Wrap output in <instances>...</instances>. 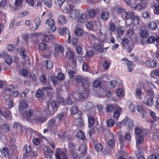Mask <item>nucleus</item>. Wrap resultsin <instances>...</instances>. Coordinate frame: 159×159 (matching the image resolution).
<instances>
[{"instance_id": "50", "label": "nucleus", "mask_w": 159, "mask_h": 159, "mask_svg": "<svg viewBox=\"0 0 159 159\" xmlns=\"http://www.w3.org/2000/svg\"><path fill=\"white\" fill-rule=\"evenodd\" d=\"M142 16L144 18L150 19L151 16L150 13L147 11H144L142 13Z\"/></svg>"}, {"instance_id": "28", "label": "nucleus", "mask_w": 159, "mask_h": 159, "mask_svg": "<svg viewBox=\"0 0 159 159\" xmlns=\"http://www.w3.org/2000/svg\"><path fill=\"white\" fill-rule=\"evenodd\" d=\"M3 116L7 119L11 120L12 117L10 111L9 110H6Z\"/></svg>"}, {"instance_id": "34", "label": "nucleus", "mask_w": 159, "mask_h": 159, "mask_svg": "<svg viewBox=\"0 0 159 159\" xmlns=\"http://www.w3.org/2000/svg\"><path fill=\"white\" fill-rule=\"evenodd\" d=\"M142 131V128L141 127L139 126L136 127L134 129L136 136L139 137V136L141 135Z\"/></svg>"}, {"instance_id": "62", "label": "nucleus", "mask_w": 159, "mask_h": 159, "mask_svg": "<svg viewBox=\"0 0 159 159\" xmlns=\"http://www.w3.org/2000/svg\"><path fill=\"white\" fill-rule=\"evenodd\" d=\"M87 28L90 30H92L93 27V25L91 22H88L86 25Z\"/></svg>"}, {"instance_id": "5", "label": "nucleus", "mask_w": 159, "mask_h": 159, "mask_svg": "<svg viewBox=\"0 0 159 159\" xmlns=\"http://www.w3.org/2000/svg\"><path fill=\"white\" fill-rule=\"evenodd\" d=\"M69 152L70 156L72 157L73 159H76L78 157H76V152L75 151V147L72 143H69Z\"/></svg>"}, {"instance_id": "57", "label": "nucleus", "mask_w": 159, "mask_h": 159, "mask_svg": "<svg viewBox=\"0 0 159 159\" xmlns=\"http://www.w3.org/2000/svg\"><path fill=\"white\" fill-rule=\"evenodd\" d=\"M95 148L98 151H101L103 148L102 145L100 143H98L95 146Z\"/></svg>"}, {"instance_id": "29", "label": "nucleus", "mask_w": 159, "mask_h": 159, "mask_svg": "<svg viewBox=\"0 0 159 159\" xmlns=\"http://www.w3.org/2000/svg\"><path fill=\"white\" fill-rule=\"evenodd\" d=\"M137 159H144L143 152L138 150L135 152Z\"/></svg>"}, {"instance_id": "61", "label": "nucleus", "mask_w": 159, "mask_h": 159, "mask_svg": "<svg viewBox=\"0 0 159 159\" xmlns=\"http://www.w3.org/2000/svg\"><path fill=\"white\" fill-rule=\"evenodd\" d=\"M117 32L118 34L120 35H122L124 34V31L122 28L121 26H119L117 28Z\"/></svg>"}, {"instance_id": "7", "label": "nucleus", "mask_w": 159, "mask_h": 159, "mask_svg": "<svg viewBox=\"0 0 159 159\" xmlns=\"http://www.w3.org/2000/svg\"><path fill=\"white\" fill-rule=\"evenodd\" d=\"M66 148L62 149L60 154L56 153L55 154L56 158L57 159H67V155L66 154Z\"/></svg>"}, {"instance_id": "15", "label": "nucleus", "mask_w": 159, "mask_h": 159, "mask_svg": "<svg viewBox=\"0 0 159 159\" xmlns=\"http://www.w3.org/2000/svg\"><path fill=\"white\" fill-rule=\"evenodd\" d=\"M145 65L150 67H155L157 66V62L156 61L153 60H150L146 61Z\"/></svg>"}, {"instance_id": "16", "label": "nucleus", "mask_w": 159, "mask_h": 159, "mask_svg": "<svg viewBox=\"0 0 159 159\" xmlns=\"http://www.w3.org/2000/svg\"><path fill=\"white\" fill-rule=\"evenodd\" d=\"M54 50L57 51L58 53H63L64 49L63 47L60 44H54Z\"/></svg>"}, {"instance_id": "55", "label": "nucleus", "mask_w": 159, "mask_h": 159, "mask_svg": "<svg viewBox=\"0 0 159 159\" xmlns=\"http://www.w3.org/2000/svg\"><path fill=\"white\" fill-rule=\"evenodd\" d=\"M70 111L72 114L74 115L78 112V109L76 106L72 107L70 109Z\"/></svg>"}, {"instance_id": "64", "label": "nucleus", "mask_w": 159, "mask_h": 159, "mask_svg": "<svg viewBox=\"0 0 159 159\" xmlns=\"http://www.w3.org/2000/svg\"><path fill=\"white\" fill-rule=\"evenodd\" d=\"M114 109V107L112 105H108L106 108V109L107 112H110Z\"/></svg>"}, {"instance_id": "27", "label": "nucleus", "mask_w": 159, "mask_h": 159, "mask_svg": "<svg viewBox=\"0 0 159 159\" xmlns=\"http://www.w3.org/2000/svg\"><path fill=\"white\" fill-rule=\"evenodd\" d=\"M75 125L79 127H82L84 124L83 120L81 118H77L74 121Z\"/></svg>"}, {"instance_id": "56", "label": "nucleus", "mask_w": 159, "mask_h": 159, "mask_svg": "<svg viewBox=\"0 0 159 159\" xmlns=\"http://www.w3.org/2000/svg\"><path fill=\"white\" fill-rule=\"evenodd\" d=\"M150 115L153 119V120H151V123H152L157 120V117L155 113L152 111H150Z\"/></svg>"}, {"instance_id": "47", "label": "nucleus", "mask_w": 159, "mask_h": 159, "mask_svg": "<svg viewBox=\"0 0 159 159\" xmlns=\"http://www.w3.org/2000/svg\"><path fill=\"white\" fill-rule=\"evenodd\" d=\"M114 122L115 121L114 120L112 119H109L107 121V125L109 127H112L113 126Z\"/></svg>"}, {"instance_id": "19", "label": "nucleus", "mask_w": 159, "mask_h": 159, "mask_svg": "<svg viewBox=\"0 0 159 159\" xmlns=\"http://www.w3.org/2000/svg\"><path fill=\"white\" fill-rule=\"evenodd\" d=\"M59 33L61 35L64 36L65 34H69V30L66 27H63L62 29L59 28L58 29Z\"/></svg>"}, {"instance_id": "38", "label": "nucleus", "mask_w": 159, "mask_h": 159, "mask_svg": "<svg viewBox=\"0 0 159 159\" xmlns=\"http://www.w3.org/2000/svg\"><path fill=\"white\" fill-rule=\"evenodd\" d=\"M153 98V97H150L147 99L146 102V104L147 106H152L153 105L154 103Z\"/></svg>"}, {"instance_id": "12", "label": "nucleus", "mask_w": 159, "mask_h": 159, "mask_svg": "<svg viewBox=\"0 0 159 159\" xmlns=\"http://www.w3.org/2000/svg\"><path fill=\"white\" fill-rule=\"evenodd\" d=\"M109 17V12L108 11H103L100 13V18L103 21L107 20Z\"/></svg>"}, {"instance_id": "1", "label": "nucleus", "mask_w": 159, "mask_h": 159, "mask_svg": "<svg viewBox=\"0 0 159 159\" xmlns=\"http://www.w3.org/2000/svg\"><path fill=\"white\" fill-rule=\"evenodd\" d=\"M75 80L78 83H81L82 86L85 89L89 88L90 84L87 80L84 77L78 76L75 77Z\"/></svg>"}, {"instance_id": "41", "label": "nucleus", "mask_w": 159, "mask_h": 159, "mask_svg": "<svg viewBox=\"0 0 159 159\" xmlns=\"http://www.w3.org/2000/svg\"><path fill=\"white\" fill-rule=\"evenodd\" d=\"M32 150V148L30 145L27 146V144L25 145L23 148V151L26 153H28L30 152Z\"/></svg>"}, {"instance_id": "52", "label": "nucleus", "mask_w": 159, "mask_h": 159, "mask_svg": "<svg viewBox=\"0 0 159 159\" xmlns=\"http://www.w3.org/2000/svg\"><path fill=\"white\" fill-rule=\"evenodd\" d=\"M155 40L156 39L154 36H151L147 38L146 42L148 43L149 44L154 42Z\"/></svg>"}, {"instance_id": "44", "label": "nucleus", "mask_w": 159, "mask_h": 159, "mask_svg": "<svg viewBox=\"0 0 159 159\" xmlns=\"http://www.w3.org/2000/svg\"><path fill=\"white\" fill-rule=\"evenodd\" d=\"M66 57L68 59L72 60L74 58V53L71 51H69L66 53Z\"/></svg>"}, {"instance_id": "40", "label": "nucleus", "mask_w": 159, "mask_h": 159, "mask_svg": "<svg viewBox=\"0 0 159 159\" xmlns=\"http://www.w3.org/2000/svg\"><path fill=\"white\" fill-rule=\"evenodd\" d=\"M75 34L78 37H80L83 34V31L80 28H77L75 30Z\"/></svg>"}, {"instance_id": "17", "label": "nucleus", "mask_w": 159, "mask_h": 159, "mask_svg": "<svg viewBox=\"0 0 159 159\" xmlns=\"http://www.w3.org/2000/svg\"><path fill=\"white\" fill-rule=\"evenodd\" d=\"M43 65L47 69H51L53 66V63L50 61H44L43 63Z\"/></svg>"}, {"instance_id": "45", "label": "nucleus", "mask_w": 159, "mask_h": 159, "mask_svg": "<svg viewBox=\"0 0 159 159\" xmlns=\"http://www.w3.org/2000/svg\"><path fill=\"white\" fill-rule=\"evenodd\" d=\"M140 34L141 37L143 38H146L148 37L149 35L147 30H141Z\"/></svg>"}, {"instance_id": "32", "label": "nucleus", "mask_w": 159, "mask_h": 159, "mask_svg": "<svg viewBox=\"0 0 159 159\" xmlns=\"http://www.w3.org/2000/svg\"><path fill=\"white\" fill-rule=\"evenodd\" d=\"M146 7V5L143 6L140 3L137 4L136 6L134 7V9L136 11H139L144 9Z\"/></svg>"}, {"instance_id": "42", "label": "nucleus", "mask_w": 159, "mask_h": 159, "mask_svg": "<svg viewBox=\"0 0 159 159\" xmlns=\"http://www.w3.org/2000/svg\"><path fill=\"white\" fill-rule=\"evenodd\" d=\"M19 55L23 59L25 60L26 57V50L24 48L21 49L20 51Z\"/></svg>"}, {"instance_id": "3", "label": "nucleus", "mask_w": 159, "mask_h": 159, "mask_svg": "<svg viewBox=\"0 0 159 159\" xmlns=\"http://www.w3.org/2000/svg\"><path fill=\"white\" fill-rule=\"evenodd\" d=\"M57 107L56 102L53 101L48 105V111L50 115L53 114L57 110Z\"/></svg>"}, {"instance_id": "54", "label": "nucleus", "mask_w": 159, "mask_h": 159, "mask_svg": "<svg viewBox=\"0 0 159 159\" xmlns=\"http://www.w3.org/2000/svg\"><path fill=\"white\" fill-rule=\"evenodd\" d=\"M5 59L6 62L9 65H10L12 61V59L11 57L9 56H7L5 57Z\"/></svg>"}, {"instance_id": "9", "label": "nucleus", "mask_w": 159, "mask_h": 159, "mask_svg": "<svg viewBox=\"0 0 159 159\" xmlns=\"http://www.w3.org/2000/svg\"><path fill=\"white\" fill-rule=\"evenodd\" d=\"M55 123V120L52 119H51L48 123V128H50L51 131L52 132H53L54 134H55L57 132V130L56 129H55L54 130H53V129L52 128L54 126Z\"/></svg>"}, {"instance_id": "10", "label": "nucleus", "mask_w": 159, "mask_h": 159, "mask_svg": "<svg viewBox=\"0 0 159 159\" xmlns=\"http://www.w3.org/2000/svg\"><path fill=\"white\" fill-rule=\"evenodd\" d=\"M122 111V108L118 106H116L114 113L113 117L115 119H117Z\"/></svg>"}, {"instance_id": "53", "label": "nucleus", "mask_w": 159, "mask_h": 159, "mask_svg": "<svg viewBox=\"0 0 159 159\" xmlns=\"http://www.w3.org/2000/svg\"><path fill=\"white\" fill-rule=\"evenodd\" d=\"M119 143L121 145L120 148H122L124 145L125 140L121 136H119Z\"/></svg>"}, {"instance_id": "46", "label": "nucleus", "mask_w": 159, "mask_h": 159, "mask_svg": "<svg viewBox=\"0 0 159 159\" xmlns=\"http://www.w3.org/2000/svg\"><path fill=\"white\" fill-rule=\"evenodd\" d=\"M76 52L79 55H82V48L80 45H77L75 48Z\"/></svg>"}, {"instance_id": "35", "label": "nucleus", "mask_w": 159, "mask_h": 159, "mask_svg": "<svg viewBox=\"0 0 159 159\" xmlns=\"http://www.w3.org/2000/svg\"><path fill=\"white\" fill-rule=\"evenodd\" d=\"M136 140L137 147H139L138 145L141 144L143 141V136H139V137L136 136Z\"/></svg>"}, {"instance_id": "31", "label": "nucleus", "mask_w": 159, "mask_h": 159, "mask_svg": "<svg viewBox=\"0 0 159 159\" xmlns=\"http://www.w3.org/2000/svg\"><path fill=\"white\" fill-rule=\"evenodd\" d=\"M58 20L60 24L64 25L66 23V20L63 15L60 16L58 17Z\"/></svg>"}, {"instance_id": "36", "label": "nucleus", "mask_w": 159, "mask_h": 159, "mask_svg": "<svg viewBox=\"0 0 159 159\" xmlns=\"http://www.w3.org/2000/svg\"><path fill=\"white\" fill-rule=\"evenodd\" d=\"M145 94L146 96H150L152 97H154L155 96L154 92L151 88L148 89L146 91Z\"/></svg>"}, {"instance_id": "39", "label": "nucleus", "mask_w": 159, "mask_h": 159, "mask_svg": "<svg viewBox=\"0 0 159 159\" xmlns=\"http://www.w3.org/2000/svg\"><path fill=\"white\" fill-rule=\"evenodd\" d=\"M27 103L25 100H22L19 102V107L20 109H25L27 107Z\"/></svg>"}, {"instance_id": "51", "label": "nucleus", "mask_w": 159, "mask_h": 159, "mask_svg": "<svg viewBox=\"0 0 159 159\" xmlns=\"http://www.w3.org/2000/svg\"><path fill=\"white\" fill-rule=\"evenodd\" d=\"M117 11L118 14L121 15L122 16V15H124L125 11L123 7H119L118 8Z\"/></svg>"}, {"instance_id": "60", "label": "nucleus", "mask_w": 159, "mask_h": 159, "mask_svg": "<svg viewBox=\"0 0 159 159\" xmlns=\"http://www.w3.org/2000/svg\"><path fill=\"white\" fill-rule=\"evenodd\" d=\"M47 47V45L44 43H41L39 45V48L41 50H45Z\"/></svg>"}, {"instance_id": "22", "label": "nucleus", "mask_w": 159, "mask_h": 159, "mask_svg": "<svg viewBox=\"0 0 159 159\" xmlns=\"http://www.w3.org/2000/svg\"><path fill=\"white\" fill-rule=\"evenodd\" d=\"M41 20L39 17H37L35 19V23L36 25L35 27H31L30 30L32 31H35L37 30L39 28V25L40 24Z\"/></svg>"}, {"instance_id": "4", "label": "nucleus", "mask_w": 159, "mask_h": 159, "mask_svg": "<svg viewBox=\"0 0 159 159\" xmlns=\"http://www.w3.org/2000/svg\"><path fill=\"white\" fill-rule=\"evenodd\" d=\"M122 123L123 125L125 126L129 130L133 125V123L131 119H129L128 117H126L122 120Z\"/></svg>"}, {"instance_id": "25", "label": "nucleus", "mask_w": 159, "mask_h": 159, "mask_svg": "<svg viewBox=\"0 0 159 159\" xmlns=\"http://www.w3.org/2000/svg\"><path fill=\"white\" fill-rule=\"evenodd\" d=\"M86 108L87 111L88 112H92L93 111V103L91 102H88L86 105Z\"/></svg>"}, {"instance_id": "14", "label": "nucleus", "mask_w": 159, "mask_h": 159, "mask_svg": "<svg viewBox=\"0 0 159 159\" xmlns=\"http://www.w3.org/2000/svg\"><path fill=\"white\" fill-rule=\"evenodd\" d=\"M67 110H66L58 114L57 117L59 120V121H61L62 120L64 119L67 116Z\"/></svg>"}, {"instance_id": "24", "label": "nucleus", "mask_w": 159, "mask_h": 159, "mask_svg": "<svg viewBox=\"0 0 159 159\" xmlns=\"http://www.w3.org/2000/svg\"><path fill=\"white\" fill-rule=\"evenodd\" d=\"M133 13L132 12H127L125 11L124 15H122V17L125 20L131 19Z\"/></svg>"}, {"instance_id": "58", "label": "nucleus", "mask_w": 159, "mask_h": 159, "mask_svg": "<svg viewBox=\"0 0 159 159\" xmlns=\"http://www.w3.org/2000/svg\"><path fill=\"white\" fill-rule=\"evenodd\" d=\"M134 34V32L133 30L132 29H130L127 31V36L129 38H130Z\"/></svg>"}, {"instance_id": "48", "label": "nucleus", "mask_w": 159, "mask_h": 159, "mask_svg": "<svg viewBox=\"0 0 159 159\" xmlns=\"http://www.w3.org/2000/svg\"><path fill=\"white\" fill-rule=\"evenodd\" d=\"M43 95V90L39 89L36 92V96L39 98L42 97Z\"/></svg>"}, {"instance_id": "59", "label": "nucleus", "mask_w": 159, "mask_h": 159, "mask_svg": "<svg viewBox=\"0 0 159 159\" xmlns=\"http://www.w3.org/2000/svg\"><path fill=\"white\" fill-rule=\"evenodd\" d=\"M8 149L7 148H3V150L2 151V154L4 156H8L9 153L8 151Z\"/></svg>"}, {"instance_id": "13", "label": "nucleus", "mask_w": 159, "mask_h": 159, "mask_svg": "<svg viewBox=\"0 0 159 159\" xmlns=\"http://www.w3.org/2000/svg\"><path fill=\"white\" fill-rule=\"evenodd\" d=\"M44 150L45 152L44 157L47 158H48V157L51 156L53 153V150L48 147H45Z\"/></svg>"}, {"instance_id": "18", "label": "nucleus", "mask_w": 159, "mask_h": 159, "mask_svg": "<svg viewBox=\"0 0 159 159\" xmlns=\"http://www.w3.org/2000/svg\"><path fill=\"white\" fill-rule=\"evenodd\" d=\"M88 117L89 123V126L91 127L95 123V117L92 116L91 114H89L88 115Z\"/></svg>"}, {"instance_id": "43", "label": "nucleus", "mask_w": 159, "mask_h": 159, "mask_svg": "<svg viewBox=\"0 0 159 159\" xmlns=\"http://www.w3.org/2000/svg\"><path fill=\"white\" fill-rule=\"evenodd\" d=\"M42 2L48 7L50 8L52 7V4L51 0H42Z\"/></svg>"}, {"instance_id": "26", "label": "nucleus", "mask_w": 159, "mask_h": 159, "mask_svg": "<svg viewBox=\"0 0 159 159\" xmlns=\"http://www.w3.org/2000/svg\"><path fill=\"white\" fill-rule=\"evenodd\" d=\"M139 17L134 14V13L131 19L132 21L134 24L137 25L139 24Z\"/></svg>"}, {"instance_id": "63", "label": "nucleus", "mask_w": 159, "mask_h": 159, "mask_svg": "<svg viewBox=\"0 0 159 159\" xmlns=\"http://www.w3.org/2000/svg\"><path fill=\"white\" fill-rule=\"evenodd\" d=\"M154 7L155 8L154 13L156 14H159V4L155 5Z\"/></svg>"}, {"instance_id": "23", "label": "nucleus", "mask_w": 159, "mask_h": 159, "mask_svg": "<svg viewBox=\"0 0 159 159\" xmlns=\"http://www.w3.org/2000/svg\"><path fill=\"white\" fill-rule=\"evenodd\" d=\"M87 20V15L84 14H82L80 16L78 19V21L79 23H83Z\"/></svg>"}, {"instance_id": "20", "label": "nucleus", "mask_w": 159, "mask_h": 159, "mask_svg": "<svg viewBox=\"0 0 159 159\" xmlns=\"http://www.w3.org/2000/svg\"><path fill=\"white\" fill-rule=\"evenodd\" d=\"M129 41L126 37H124L122 39L121 42L122 48H126L129 46Z\"/></svg>"}, {"instance_id": "37", "label": "nucleus", "mask_w": 159, "mask_h": 159, "mask_svg": "<svg viewBox=\"0 0 159 159\" xmlns=\"http://www.w3.org/2000/svg\"><path fill=\"white\" fill-rule=\"evenodd\" d=\"M135 94L138 97L139 100L142 99V92L140 89L139 88H137L135 90Z\"/></svg>"}, {"instance_id": "30", "label": "nucleus", "mask_w": 159, "mask_h": 159, "mask_svg": "<svg viewBox=\"0 0 159 159\" xmlns=\"http://www.w3.org/2000/svg\"><path fill=\"white\" fill-rule=\"evenodd\" d=\"M1 129L5 132H8L10 130V126L8 124H5L1 125Z\"/></svg>"}, {"instance_id": "8", "label": "nucleus", "mask_w": 159, "mask_h": 159, "mask_svg": "<svg viewBox=\"0 0 159 159\" xmlns=\"http://www.w3.org/2000/svg\"><path fill=\"white\" fill-rule=\"evenodd\" d=\"M70 17L72 20H74L76 19L80 14V11L75 9L74 11L72 9L69 13Z\"/></svg>"}, {"instance_id": "21", "label": "nucleus", "mask_w": 159, "mask_h": 159, "mask_svg": "<svg viewBox=\"0 0 159 159\" xmlns=\"http://www.w3.org/2000/svg\"><path fill=\"white\" fill-rule=\"evenodd\" d=\"M76 136L78 139L84 141H86V138L84 132L82 130H80L77 133Z\"/></svg>"}, {"instance_id": "11", "label": "nucleus", "mask_w": 159, "mask_h": 159, "mask_svg": "<svg viewBox=\"0 0 159 159\" xmlns=\"http://www.w3.org/2000/svg\"><path fill=\"white\" fill-rule=\"evenodd\" d=\"M74 8V5L66 3V4H64L63 11L65 13H69Z\"/></svg>"}, {"instance_id": "6", "label": "nucleus", "mask_w": 159, "mask_h": 159, "mask_svg": "<svg viewBox=\"0 0 159 159\" xmlns=\"http://www.w3.org/2000/svg\"><path fill=\"white\" fill-rule=\"evenodd\" d=\"M85 89L83 92L79 94V98L80 100L82 101L85 99H86L89 96V88Z\"/></svg>"}, {"instance_id": "33", "label": "nucleus", "mask_w": 159, "mask_h": 159, "mask_svg": "<svg viewBox=\"0 0 159 159\" xmlns=\"http://www.w3.org/2000/svg\"><path fill=\"white\" fill-rule=\"evenodd\" d=\"M157 27V24L154 21H152L148 25V27L152 30H155Z\"/></svg>"}, {"instance_id": "2", "label": "nucleus", "mask_w": 159, "mask_h": 159, "mask_svg": "<svg viewBox=\"0 0 159 159\" xmlns=\"http://www.w3.org/2000/svg\"><path fill=\"white\" fill-rule=\"evenodd\" d=\"M45 23L50 27L48 30L49 33H53L56 30L55 21L53 19L51 18L47 19Z\"/></svg>"}, {"instance_id": "49", "label": "nucleus", "mask_w": 159, "mask_h": 159, "mask_svg": "<svg viewBox=\"0 0 159 159\" xmlns=\"http://www.w3.org/2000/svg\"><path fill=\"white\" fill-rule=\"evenodd\" d=\"M96 13L95 10L92 9L90 10L89 12V15L91 18H93L96 16Z\"/></svg>"}]
</instances>
